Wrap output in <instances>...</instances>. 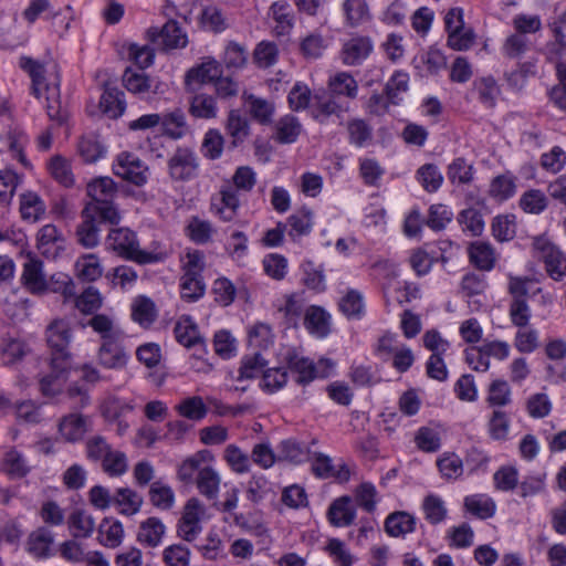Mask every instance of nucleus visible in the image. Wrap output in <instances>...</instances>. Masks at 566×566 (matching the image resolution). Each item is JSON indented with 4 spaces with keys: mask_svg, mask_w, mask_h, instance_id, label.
<instances>
[{
    "mask_svg": "<svg viewBox=\"0 0 566 566\" xmlns=\"http://www.w3.org/2000/svg\"><path fill=\"white\" fill-rule=\"evenodd\" d=\"M470 261L480 270L489 271L494 266L495 255L491 244L474 242L469 248Z\"/></svg>",
    "mask_w": 566,
    "mask_h": 566,
    "instance_id": "de8ad7c7",
    "label": "nucleus"
},
{
    "mask_svg": "<svg viewBox=\"0 0 566 566\" xmlns=\"http://www.w3.org/2000/svg\"><path fill=\"white\" fill-rule=\"evenodd\" d=\"M21 280L24 287L34 295H44L49 292V282L43 272V263L39 260L30 259L24 263Z\"/></svg>",
    "mask_w": 566,
    "mask_h": 566,
    "instance_id": "f3484780",
    "label": "nucleus"
},
{
    "mask_svg": "<svg viewBox=\"0 0 566 566\" xmlns=\"http://www.w3.org/2000/svg\"><path fill=\"white\" fill-rule=\"evenodd\" d=\"M113 172L136 186H143L148 179V167L132 153H120L113 164Z\"/></svg>",
    "mask_w": 566,
    "mask_h": 566,
    "instance_id": "0eeeda50",
    "label": "nucleus"
},
{
    "mask_svg": "<svg viewBox=\"0 0 566 566\" xmlns=\"http://www.w3.org/2000/svg\"><path fill=\"white\" fill-rule=\"evenodd\" d=\"M28 353L25 344L19 339L4 338L0 344V357L2 364L12 366L20 361Z\"/></svg>",
    "mask_w": 566,
    "mask_h": 566,
    "instance_id": "864d4df0",
    "label": "nucleus"
},
{
    "mask_svg": "<svg viewBox=\"0 0 566 566\" xmlns=\"http://www.w3.org/2000/svg\"><path fill=\"white\" fill-rule=\"evenodd\" d=\"M175 336L178 343L185 347H192L201 342L198 327L189 316L179 318L175 326Z\"/></svg>",
    "mask_w": 566,
    "mask_h": 566,
    "instance_id": "09e8293b",
    "label": "nucleus"
},
{
    "mask_svg": "<svg viewBox=\"0 0 566 566\" xmlns=\"http://www.w3.org/2000/svg\"><path fill=\"white\" fill-rule=\"evenodd\" d=\"M123 84L125 88L140 97L142 99H150L154 95L163 93V84L147 76L142 71L127 67L123 74Z\"/></svg>",
    "mask_w": 566,
    "mask_h": 566,
    "instance_id": "9b49d317",
    "label": "nucleus"
},
{
    "mask_svg": "<svg viewBox=\"0 0 566 566\" xmlns=\"http://www.w3.org/2000/svg\"><path fill=\"white\" fill-rule=\"evenodd\" d=\"M270 15L275 21V33L277 35L287 34L293 27V13L291 6L286 1H275L270 8Z\"/></svg>",
    "mask_w": 566,
    "mask_h": 566,
    "instance_id": "a18cd8bd",
    "label": "nucleus"
},
{
    "mask_svg": "<svg viewBox=\"0 0 566 566\" xmlns=\"http://www.w3.org/2000/svg\"><path fill=\"white\" fill-rule=\"evenodd\" d=\"M163 120L160 122L163 132L171 139L178 140L184 138L188 132L189 126L182 109L175 108L174 111L160 114Z\"/></svg>",
    "mask_w": 566,
    "mask_h": 566,
    "instance_id": "b1692460",
    "label": "nucleus"
},
{
    "mask_svg": "<svg viewBox=\"0 0 566 566\" xmlns=\"http://www.w3.org/2000/svg\"><path fill=\"white\" fill-rule=\"evenodd\" d=\"M342 11L346 25L358 28L371 21V12L367 0H344Z\"/></svg>",
    "mask_w": 566,
    "mask_h": 566,
    "instance_id": "4be33fe9",
    "label": "nucleus"
},
{
    "mask_svg": "<svg viewBox=\"0 0 566 566\" xmlns=\"http://www.w3.org/2000/svg\"><path fill=\"white\" fill-rule=\"evenodd\" d=\"M19 66L29 74L32 82V94L40 98L49 91L53 82L59 83L56 74H51L48 78V70L43 63L29 56H21Z\"/></svg>",
    "mask_w": 566,
    "mask_h": 566,
    "instance_id": "f8f14e48",
    "label": "nucleus"
},
{
    "mask_svg": "<svg viewBox=\"0 0 566 566\" xmlns=\"http://www.w3.org/2000/svg\"><path fill=\"white\" fill-rule=\"evenodd\" d=\"M191 552L184 544H172L163 551V560L166 566H189Z\"/></svg>",
    "mask_w": 566,
    "mask_h": 566,
    "instance_id": "338daca9",
    "label": "nucleus"
},
{
    "mask_svg": "<svg viewBox=\"0 0 566 566\" xmlns=\"http://www.w3.org/2000/svg\"><path fill=\"white\" fill-rule=\"evenodd\" d=\"M143 497L129 488H119L113 494V506L123 515L132 516L139 512Z\"/></svg>",
    "mask_w": 566,
    "mask_h": 566,
    "instance_id": "c756f323",
    "label": "nucleus"
},
{
    "mask_svg": "<svg viewBox=\"0 0 566 566\" xmlns=\"http://www.w3.org/2000/svg\"><path fill=\"white\" fill-rule=\"evenodd\" d=\"M38 250L46 258H55L63 248L64 238L59 229L52 224L43 226L36 235Z\"/></svg>",
    "mask_w": 566,
    "mask_h": 566,
    "instance_id": "412c9836",
    "label": "nucleus"
},
{
    "mask_svg": "<svg viewBox=\"0 0 566 566\" xmlns=\"http://www.w3.org/2000/svg\"><path fill=\"white\" fill-rule=\"evenodd\" d=\"M306 298L304 292L291 293L282 296L275 303L279 314L289 325L295 326L305 312Z\"/></svg>",
    "mask_w": 566,
    "mask_h": 566,
    "instance_id": "a211bd4d",
    "label": "nucleus"
},
{
    "mask_svg": "<svg viewBox=\"0 0 566 566\" xmlns=\"http://www.w3.org/2000/svg\"><path fill=\"white\" fill-rule=\"evenodd\" d=\"M106 247L118 255L139 264L157 261L156 254L139 249L136 234L127 228L112 229L106 238Z\"/></svg>",
    "mask_w": 566,
    "mask_h": 566,
    "instance_id": "20e7f679",
    "label": "nucleus"
},
{
    "mask_svg": "<svg viewBox=\"0 0 566 566\" xmlns=\"http://www.w3.org/2000/svg\"><path fill=\"white\" fill-rule=\"evenodd\" d=\"M165 533L164 523L158 517L151 516L140 523L137 541L148 547H157L161 544Z\"/></svg>",
    "mask_w": 566,
    "mask_h": 566,
    "instance_id": "bb28decb",
    "label": "nucleus"
},
{
    "mask_svg": "<svg viewBox=\"0 0 566 566\" xmlns=\"http://www.w3.org/2000/svg\"><path fill=\"white\" fill-rule=\"evenodd\" d=\"M285 224L290 228L287 233L292 240L307 235L313 228V212L305 208L297 210L287 218Z\"/></svg>",
    "mask_w": 566,
    "mask_h": 566,
    "instance_id": "58836bf2",
    "label": "nucleus"
},
{
    "mask_svg": "<svg viewBox=\"0 0 566 566\" xmlns=\"http://www.w3.org/2000/svg\"><path fill=\"white\" fill-rule=\"evenodd\" d=\"M464 506L468 512L480 518L492 517L495 513L494 501L484 494H474L464 499Z\"/></svg>",
    "mask_w": 566,
    "mask_h": 566,
    "instance_id": "3c124183",
    "label": "nucleus"
},
{
    "mask_svg": "<svg viewBox=\"0 0 566 566\" xmlns=\"http://www.w3.org/2000/svg\"><path fill=\"white\" fill-rule=\"evenodd\" d=\"M448 178L452 184L468 185L473 179V167L463 158H455L448 167Z\"/></svg>",
    "mask_w": 566,
    "mask_h": 566,
    "instance_id": "680f3d73",
    "label": "nucleus"
},
{
    "mask_svg": "<svg viewBox=\"0 0 566 566\" xmlns=\"http://www.w3.org/2000/svg\"><path fill=\"white\" fill-rule=\"evenodd\" d=\"M87 430V419L81 413H70L59 423V432L69 442L81 440Z\"/></svg>",
    "mask_w": 566,
    "mask_h": 566,
    "instance_id": "cd10ccee",
    "label": "nucleus"
},
{
    "mask_svg": "<svg viewBox=\"0 0 566 566\" xmlns=\"http://www.w3.org/2000/svg\"><path fill=\"white\" fill-rule=\"evenodd\" d=\"M200 158L195 149L179 146L167 161V171L171 180L187 182L199 176Z\"/></svg>",
    "mask_w": 566,
    "mask_h": 566,
    "instance_id": "39448f33",
    "label": "nucleus"
},
{
    "mask_svg": "<svg viewBox=\"0 0 566 566\" xmlns=\"http://www.w3.org/2000/svg\"><path fill=\"white\" fill-rule=\"evenodd\" d=\"M224 139L217 129H209L201 144V151L208 159L214 160L221 157L223 151Z\"/></svg>",
    "mask_w": 566,
    "mask_h": 566,
    "instance_id": "e2e57ef3",
    "label": "nucleus"
},
{
    "mask_svg": "<svg viewBox=\"0 0 566 566\" xmlns=\"http://www.w3.org/2000/svg\"><path fill=\"white\" fill-rule=\"evenodd\" d=\"M205 283L201 277H197L196 272L184 273L180 280L181 297L188 302H195L203 296Z\"/></svg>",
    "mask_w": 566,
    "mask_h": 566,
    "instance_id": "6e6d98bb",
    "label": "nucleus"
},
{
    "mask_svg": "<svg viewBox=\"0 0 566 566\" xmlns=\"http://www.w3.org/2000/svg\"><path fill=\"white\" fill-rule=\"evenodd\" d=\"M187 233L195 243L205 244L211 241L216 229L210 221L192 217L188 222Z\"/></svg>",
    "mask_w": 566,
    "mask_h": 566,
    "instance_id": "5fc2aeb1",
    "label": "nucleus"
},
{
    "mask_svg": "<svg viewBox=\"0 0 566 566\" xmlns=\"http://www.w3.org/2000/svg\"><path fill=\"white\" fill-rule=\"evenodd\" d=\"M69 530L74 538H87L95 530V521L91 514L75 510L69 516Z\"/></svg>",
    "mask_w": 566,
    "mask_h": 566,
    "instance_id": "ea45409f",
    "label": "nucleus"
},
{
    "mask_svg": "<svg viewBox=\"0 0 566 566\" xmlns=\"http://www.w3.org/2000/svg\"><path fill=\"white\" fill-rule=\"evenodd\" d=\"M73 339L71 322L66 318L56 317L45 328V342L51 354V364L54 367L64 369L72 366L73 356L70 345Z\"/></svg>",
    "mask_w": 566,
    "mask_h": 566,
    "instance_id": "f03ea898",
    "label": "nucleus"
},
{
    "mask_svg": "<svg viewBox=\"0 0 566 566\" xmlns=\"http://www.w3.org/2000/svg\"><path fill=\"white\" fill-rule=\"evenodd\" d=\"M150 42L165 49L185 48L188 39L176 21H168L161 29L156 27L147 31Z\"/></svg>",
    "mask_w": 566,
    "mask_h": 566,
    "instance_id": "4468645a",
    "label": "nucleus"
},
{
    "mask_svg": "<svg viewBox=\"0 0 566 566\" xmlns=\"http://www.w3.org/2000/svg\"><path fill=\"white\" fill-rule=\"evenodd\" d=\"M535 255L545 263L548 275L558 281L566 275V255L548 238L541 235L533 240Z\"/></svg>",
    "mask_w": 566,
    "mask_h": 566,
    "instance_id": "423d86ee",
    "label": "nucleus"
},
{
    "mask_svg": "<svg viewBox=\"0 0 566 566\" xmlns=\"http://www.w3.org/2000/svg\"><path fill=\"white\" fill-rule=\"evenodd\" d=\"M203 513L202 503L196 497L189 499L177 526L178 536L186 542H193L202 531L200 518Z\"/></svg>",
    "mask_w": 566,
    "mask_h": 566,
    "instance_id": "9d476101",
    "label": "nucleus"
},
{
    "mask_svg": "<svg viewBox=\"0 0 566 566\" xmlns=\"http://www.w3.org/2000/svg\"><path fill=\"white\" fill-rule=\"evenodd\" d=\"M46 168L51 177L65 188H71L75 185V176L72 171L71 161L61 156L54 155L46 164Z\"/></svg>",
    "mask_w": 566,
    "mask_h": 566,
    "instance_id": "7c9ffc66",
    "label": "nucleus"
},
{
    "mask_svg": "<svg viewBox=\"0 0 566 566\" xmlns=\"http://www.w3.org/2000/svg\"><path fill=\"white\" fill-rule=\"evenodd\" d=\"M328 88L332 95L355 98L358 93L357 81L347 72H338L328 80Z\"/></svg>",
    "mask_w": 566,
    "mask_h": 566,
    "instance_id": "79ce46f5",
    "label": "nucleus"
},
{
    "mask_svg": "<svg viewBox=\"0 0 566 566\" xmlns=\"http://www.w3.org/2000/svg\"><path fill=\"white\" fill-rule=\"evenodd\" d=\"M373 48L369 36H353L343 44L342 61L346 65H359L369 56Z\"/></svg>",
    "mask_w": 566,
    "mask_h": 566,
    "instance_id": "dca6fc26",
    "label": "nucleus"
},
{
    "mask_svg": "<svg viewBox=\"0 0 566 566\" xmlns=\"http://www.w3.org/2000/svg\"><path fill=\"white\" fill-rule=\"evenodd\" d=\"M242 98L252 118L262 125L271 123L274 114V105L272 103L248 93H244Z\"/></svg>",
    "mask_w": 566,
    "mask_h": 566,
    "instance_id": "c9c22d12",
    "label": "nucleus"
},
{
    "mask_svg": "<svg viewBox=\"0 0 566 566\" xmlns=\"http://www.w3.org/2000/svg\"><path fill=\"white\" fill-rule=\"evenodd\" d=\"M189 113L195 118L212 119L217 117L218 106L213 96L200 93L189 102Z\"/></svg>",
    "mask_w": 566,
    "mask_h": 566,
    "instance_id": "37998d69",
    "label": "nucleus"
},
{
    "mask_svg": "<svg viewBox=\"0 0 566 566\" xmlns=\"http://www.w3.org/2000/svg\"><path fill=\"white\" fill-rule=\"evenodd\" d=\"M333 367V361L325 358L319 359L317 364L296 355L289 359V368L293 374H296V381L301 385H306L315 378L327 377Z\"/></svg>",
    "mask_w": 566,
    "mask_h": 566,
    "instance_id": "6e6552de",
    "label": "nucleus"
},
{
    "mask_svg": "<svg viewBox=\"0 0 566 566\" xmlns=\"http://www.w3.org/2000/svg\"><path fill=\"white\" fill-rule=\"evenodd\" d=\"M222 61L228 70H241L248 62L247 49L235 42H229L224 49Z\"/></svg>",
    "mask_w": 566,
    "mask_h": 566,
    "instance_id": "052dcab7",
    "label": "nucleus"
},
{
    "mask_svg": "<svg viewBox=\"0 0 566 566\" xmlns=\"http://www.w3.org/2000/svg\"><path fill=\"white\" fill-rule=\"evenodd\" d=\"M50 368L51 373L39 379L40 391L46 397H53L62 391L63 385L72 369V366H66L62 369L54 367L50 363Z\"/></svg>",
    "mask_w": 566,
    "mask_h": 566,
    "instance_id": "473e14b6",
    "label": "nucleus"
},
{
    "mask_svg": "<svg viewBox=\"0 0 566 566\" xmlns=\"http://www.w3.org/2000/svg\"><path fill=\"white\" fill-rule=\"evenodd\" d=\"M385 530L392 537L405 536L416 530V518L407 512H395L387 516Z\"/></svg>",
    "mask_w": 566,
    "mask_h": 566,
    "instance_id": "f704fd0d",
    "label": "nucleus"
},
{
    "mask_svg": "<svg viewBox=\"0 0 566 566\" xmlns=\"http://www.w3.org/2000/svg\"><path fill=\"white\" fill-rule=\"evenodd\" d=\"M97 361L107 369H120L126 366L128 354L124 347V334L108 336L102 340L97 350Z\"/></svg>",
    "mask_w": 566,
    "mask_h": 566,
    "instance_id": "1a4fd4ad",
    "label": "nucleus"
},
{
    "mask_svg": "<svg viewBox=\"0 0 566 566\" xmlns=\"http://www.w3.org/2000/svg\"><path fill=\"white\" fill-rule=\"evenodd\" d=\"M76 275L87 282H93L102 276L103 268L95 254H84L75 262Z\"/></svg>",
    "mask_w": 566,
    "mask_h": 566,
    "instance_id": "8fccbe9b",
    "label": "nucleus"
},
{
    "mask_svg": "<svg viewBox=\"0 0 566 566\" xmlns=\"http://www.w3.org/2000/svg\"><path fill=\"white\" fill-rule=\"evenodd\" d=\"M77 154L84 163L94 164L106 155V147L97 135L91 133L80 138Z\"/></svg>",
    "mask_w": 566,
    "mask_h": 566,
    "instance_id": "2f4dec72",
    "label": "nucleus"
},
{
    "mask_svg": "<svg viewBox=\"0 0 566 566\" xmlns=\"http://www.w3.org/2000/svg\"><path fill=\"white\" fill-rule=\"evenodd\" d=\"M240 208L237 190L231 185L222 186L211 199V212L223 222L235 220Z\"/></svg>",
    "mask_w": 566,
    "mask_h": 566,
    "instance_id": "ddd939ff",
    "label": "nucleus"
},
{
    "mask_svg": "<svg viewBox=\"0 0 566 566\" xmlns=\"http://www.w3.org/2000/svg\"><path fill=\"white\" fill-rule=\"evenodd\" d=\"M86 455L91 461L99 462L103 471L113 478L123 475L128 469L126 454L114 449L102 436L86 441Z\"/></svg>",
    "mask_w": 566,
    "mask_h": 566,
    "instance_id": "7ed1b4c3",
    "label": "nucleus"
},
{
    "mask_svg": "<svg viewBox=\"0 0 566 566\" xmlns=\"http://www.w3.org/2000/svg\"><path fill=\"white\" fill-rule=\"evenodd\" d=\"M197 488L199 492L207 499H217L220 486V475L211 467H202L197 474Z\"/></svg>",
    "mask_w": 566,
    "mask_h": 566,
    "instance_id": "c03bdc74",
    "label": "nucleus"
},
{
    "mask_svg": "<svg viewBox=\"0 0 566 566\" xmlns=\"http://www.w3.org/2000/svg\"><path fill=\"white\" fill-rule=\"evenodd\" d=\"M274 130V138L277 143L293 144L297 140L303 127L297 117L287 114L275 123Z\"/></svg>",
    "mask_w": 566,
    "mask_h": 566,
    "instance_id": "c85d7f7f",
    "label": "nucleus"
},
{
    "mask_svg": "<svg viewBox=\"0 0 566 566\" xmlns=\"http://www.w3.org/2000/svg\"><path fill=\"white\" fill-rule=\"evenodd\" d=\"M46 211L42 198L34 191H25L20 195L21 218L30 223L40 221Z\"/></svg>",
    "mask_w": 566,
    "mask_h": 566,
    "instance_id": "393cba45",
    "label": "nucleus"
},
{
    "mask_svg": "<svg viewBox=\"0 0 566 566\" xmlns=\"http://www.w3.org/2000/svg\"><path fill=\"white\" fill-rule=\"evenodd\" d=\"M53 543V533L46 527H39L29 535L27 549L34 557L46 558L52 555Z\"/></svg>",
    "mask_w": 566,
    "mask_h": 566,
    "instance_id": "a878e982",
    "label": "nucleus"
},
{
    "mask_svg": "<svg viewBox=\"0 0 566 566\" xmlns=\"http://www.w3.org/2000/svg\"><path fill=\"white\" fill-rule=\"evenodd\" d=\"M417 179L428 192L437 191L443 181L442 174L438 167L432 164L421 166L417 171Z\"/></svg>",
    "mask_w": 566,
    "mask_h": 566,
    "instance_id": "13d9d810",
    "label": "nucleus"
},
{
    "mask_svg": "<svg viewBox=\"0 0 566 566\" xmlns=\"http://www.w3.org/2000/svg\"><path fill=\"white\" fill-rule=\"evenodd\" d=\"M227 132L232 138V145L237 147L242 144L250 135V124L245 116L239 111L232 109L229 113L227 122Z\"/></svg>",
    "mask_w": 566,
    "mask_h": 566,
    "instance_id": "49530a36",
    "label": "nucleus"
},
{
    "mask_svg": "<svg viewBox=\"0 0 566 566\" xmlns=\"http://www.w3.org/2000/svg\"><path fill=\"white\" fill-rule=\"evenodd\" d=\"M422 510L426 520L433 525L441 523L448 513L443 500L437 495L426 496L422 503Z\"/></svg>",
    "mask_w": 566,
    "mask_h": 566,
    "instance_id": "bf43d9fd",
    "label": "nucleus"
},
{
    "mask_svg": "<svg viewBox=\"0 0 566 566\" xmlns=\"http://www.w3.org/2000/svg\"><path fill=\"white\" fill-rule=\"evenodd\" d=\"M327 516L331 524L336 527L350 525L356 517V510L352 504V499L349 496L336 499L331 504Z\"/></svg>",
    "mask_w": 566,
    "mask_h": 566,
    "instance_id": "5701e85b",
    "label": "nucleus"
},
{
    "mask_svg": "<svg viewBox=\"0 0 566 566\" xmlns=\"http://www.w3.org/2000/svg\"><path fill=\"white\" fill-rule=\"evenodd\" d=\"M117 187L111 177H98L86 186L87 197L91 199L84 208H95L101 221L117 224L120 214L114 205Z\"/></svg>",
    "mask_w": 566,
    "mask_h": 566,
    "instance_id": "f257e3e1",
    "label": "nucleus"
},
{
    "mask_svg": "<svg viewBox=\"0 0 566 566\" xmlns=\"http://www.w3.org/2000/svg\"><path fill=\"white\" fill-rule=\"evenodd\" d=\"M492 232L496 240L504 242L515 237L516 223L513 214L497 216L492 223Z\"/></svg>",
    "mask_w": 566,
    "mask_h": 566,
    "instance_id": "0e129e2a",
    "label": "nucleus"
},
{
    "mask_svg": "<svg viewBox=\"0 0 566 566\" xmlns=\"http://www.w3.org/2000/svg\"><path fill=\"white\" fill-rule=\"evenodd\" d=\"M347 108L336 101L334 95L315 94L312 104V115L315 119L324 122L331 115L339 116Z\"/></svg>",
    "mask_w": 566,
    "mask_h": 566,
    "instance_id": "72a5a7b5",
    "label": "nucleus"
},
{
    "mask_svg": "<svg viewBox=\"0 0 566 566\" xmlns=\"http://www.w3.org/2000/svg\"><path fill=\"white\" fill-rule=\"evenodd\" d=\"M304 326L317 338H325L331 333V315L323 307L311 305L304 312Z\"/></svg>",
    "mask_w": 566,
    "mask_h": 566,
    "instance_id": "aec40b11",
    "label": "nucleus"
},
{
    "mask_svg": "<svg viewBox=\"0 0 566 566\" xmlns=\"http://www.w3.org/2000/svg\"><path fill=\"white\" fill-rule=\"evenodd\" d=\"M222 74L221 65L214 59L205 60L199 66L188 71L186 85L188 90L195 91L196 85L216 82Z\"/></svg>",
    "mask_w": 566,
    "mask_h": 566,
    "instance_id": "6ab92c4d",
    "label": "nucleus"
},
{
    "mask_svg": "<svg viewBox=\"0 0 566 566\" xmlns=\"http://www.w3.org/2000/svg\"><path fill=\"white\" fill-rule=\"evenodd\" d=\"M81 214L82 222L76 230L77 240L85 248H94L99 242V227L106 222L101 221L95 208H84Z\"/></svg>",
    "mask_w": 566,
    "mask_h": 566,
    "instance_id": "2eb2a0df",
    "label": "nucleus"
},
{
    "mask_svg": "<svg viewBox=\"0 0 566 566\" xmlns=\"http://www.w3.org/2000/svg\"><path fill=\"white\" fill-rule=\"evenodd\" d=\"M46 99V113L51 120H55L59 125L67 120L69 114L62 109L60 102V83L53 82L49 91L44 93Z\"/></svg>",
    "mask_w": 566,
    "mask_h": 566,
    "instance_id": "603ef678",
    "label": "nucleus"
},
{
    "mask_svg": "<svg viewBox=\"0 0 566 566\" xmlns=\"http://www.w3.org/2000/svg\"><path fill=\"white\" fill-rule=\"evenodd\" d=\"M132 318L143 327H149L157 318L155 303L147 296H138L132 304Z\"/></svg>",
    "mask_w": 566,
    "mask_h": 566,
    "instance_id": "a19ab883",
    "label": "nucleus"
},
{
    "mask_svg": "<svg viewBox=\"0 0 566 566\" xmlns=\"http://www.w3.org/2000/svg\"><path fill=\"white\" fill-rule=\"evenodd\" d=\"M514 346L522 354H531L539 346L538 332L535 328H520L514 337Z\"/></svg>",
    "mask_w": 566,
    "mask_h": 566,
    "instance_id": "69168bd1",
    "label": "nucleus"
},
{
    "mask_svg": "<svg viewBox=\"0 0 566 566\" xmlns=\"http://www.w3.org/2000/svg\"><path fill=\"white\" fill-rule=\"evenodd\" d=\"M178 413L190 420H200L207 415V408L201 397L193 396L184 399L176 406Z\"/></svg>",
    "mask_w": 566,
    "mask_h": 566,
    "instance_id": "774afa93",
    "label": "nucleus"
},
{
    "mask_svg": "<svg viewBox=\"0 0 566 566\" xmlns=\"http://www.w3.org/2000/svg\"><path fill=\"white\" fill-rule=\"evenodd\" d=\"M338 308L348 319H360L365 315L363 294L354 289L347 290L338 302Z\"/></svg>",
    "mask_w": 566,
    "mask_h": 566,
    "instance_id": "e433bc0d",
    "label": "nucleus"
},
{
    "mask_svg": "<svg viewBox=\"0 0 566 566\" xmlns=\"http://www.w3.org/2000/svg\"><path fill=\"white\" fill-rule=\"evenodd\" d=\"M324 549L337 566H353L356 562L347 545L338 538L328 539Z\"/></svg>",
    "mask_w": 566,
    "mask_h": 566,
    "instance_id": "4d7b16f0",
    "label": "nucleus"
},
{
    "mask_svg": "<svg viewBox=\"0 0 566 566\" xmlns=\"http://www.w3.org/2000/svg\"><path fill=\"white\" fill-rule=\"evenodd\" d=\"M124 538V528L119 521L104 518L98 526V542L108 548L118 547Z\"/></svg>",
    "mask_w": 566,
    "mask_h": 566,
    "instance_id": "4c0bfd02",
    "label": "nucleus"
}]
</instances>
